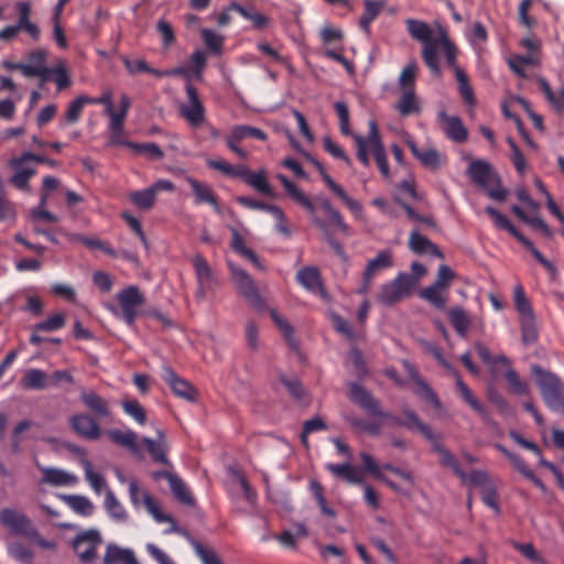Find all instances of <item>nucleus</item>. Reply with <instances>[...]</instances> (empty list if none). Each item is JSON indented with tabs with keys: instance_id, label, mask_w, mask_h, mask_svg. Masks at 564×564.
I'll list each match as a JSON object with an SVG mask.
<instances>
[{
	"instance_id": "1",
	"label": "nucleus",
	"mask_w": 564,
	"mask_h": 564,
	"mask_svg": "<svg viewBox=\"0 0 564 564\" xmlns=\"http://www.w3.org/2000/svg\"><path fill=\"white\" fill-rule=\"evenodd\" d=\"M356 144V156L364 166L370 165L369 151L372 153L376 164L384 178H389L390 169L387 159V152L383 147L381 135L375 120L369 121V131L367 137L360 134L354 135Z\"/></svg>"
},
{
	"instance_id": "2",
	"label": "nucleus",
	"mask_w": 564,
	"mask_h": 564,
	"mask_svg": "<svg viewBox=\"0 0 564 564\" xmlns=\"http://www.w3.org/2000/svg\"><path fill=\"white\" fill-rule=\"evenodd\" d=\"M531 373L535 377V383L546 408L554 413L564 414V382L562 379L539 365L531 366Z\"/></svg>"
},
{
	"instance_id": "3",
	"label": "nucleus",
	"mask_w": 564,
	"mask_h": 564,
	"mask_svg": "<svg viewBox=\"0 0 564 564\" xmlns=\"http://www.w3.org/2000/svg\"><path fill=\"white\" fill-rule=\"evenodd\" d=\"M0 523L7 528L11 534L23 536L43 550H54L56 547L55 542L42 538L31 519L17 509L3 508L0 511Z\"/></svg>"
},
{
	"instance_id": "4",
	"label": "nucleus",
	"mask_w": 564,
	"mask_h": 564,
	"mask_svg": "<svg viewBox=\"0 0 564 564\" xmlns=\"http://www.w3.org/2000/svg\"><path fill=\"white\" fill-rule=\"evenodd\" d=\"M513 305L519 317L522 343L525 346L535 344L539 339L536 316L522 285L514 288Z\"/></svg>"
},
{
	"instance_id": "5",
	"label": "nucleus",
	"mask_w": 564,
	"mask_h": 564,
	"mask_svg": "<svg viewBox=\"0 0 564 564\" xmlns=\"http://www.w3.org/2000/svg\"><path fill=\"white\" fill-rule=\"evenodd\" d=\"M485 213L494 220V225L498 229H505L511 236H513L533 257L534 259L547 271L551 280H554L557 275V268L555 264L547 260L533 245L531 240H529L525 236H523L513 225L512 223L498 209L492 206H487L485 208Z\"/></svg>"
},
{
	"instance_id": "6",
	"label": "nucleus",
	"mask_w": 564,
	"mask_h": 564,
	"mask_svg": "<svg viewBox=\"0 0 564 564\" xmlns=\"http://www.w3.org/2000/svg\"><path fill=\"white\" fill-rule=\"evenodd\" d=\"M467 174L474 184L486 189L490 198L498 202H503L507 198L508 192L500 186L499 180L488 162L473 160L467 167Z\"/></svg>"
},
{
	"instance_id": "7",
	"label": "nucleus",
	"mask_w": 564,
	"mask_h": 564,
	"mask_svg": "<svg viewBox=\"0 0 564 564\" xmlns=\"http://www.w3.org/2000/svg\"><path fill=\"white\" fill-rule=\"evenodd\" d=\"M442 50L445 55V59L447 65L454 69L456 74L457 69H462L456 62L457 57V48L454 43L448 39L444 31H441L440 35L436 37V42L427 45L426 47H422V58L425 65L429 67L432 74L440 75L441 66L438 58V51Z\"/></svg>"
},
{
	"instance_id": "8",
	"label": "nucleus",
	"mask_w": 564,
	"mask_h": 564,
	"mask_svg": "<svg viewBox=\"0 0 564 564\" xmlns=\"http://www.w3.org/2000/svg\"><path fill=\"white\" fill-rule=\"evenodd\" d=\"M116 300L119 308L111 304L107 305V308L129 327H132L138 317L139 308L145 302L143 294L137 285H129L117 293Z\"/></svg>"
},
{
	"instance_id": "9",
	"label": "nucleus",
	"mask_w": 564,
	"mask_h": 564,
	"mask_svg": "<svg viewBox=\"0 0 564 564\" xmlns=\"http://www.w3.org/2000/svg\"><path fill=\"white\" fill-rule=\"evenodd\" d=\"M415 286V278H412L410 273L400 272L393 280L381 285L377 301L384 306H393L411 296Z\"/></svg>"
},
{
	"instance_id": "10",
	"label": "nucleus",
	"mask_w": 564,
	"mask_h": 564,
	"mask_svg": "<svg viewBox=\"0 0 564 564\" xmlns=\"http://www.w3.org/2000/svg\"><path fill=\"white\" fill-rule=\"evenodd\" d=\"M349 399L370 415L388 420L391 424L401 426L402 419L383 411L380 406V402L361 384L357 382L349 384Z\"/></svg>"
},
{
	"instance_id": "11",
	"label": "nucleus",
	"mask_w": 564,
	"mask_h": 564,
	"mask_svg": "<svg viewBox=\"0 0 564 564\" xmlns=\"http://www.w3.org/2000/svg\"><path fill=\"white\" fill-rule=\"evenodd\" d=\"M349 399L370 415L388 420L391 424L401 426L402 419L383 411L380 406V402L361 384L357 382L349 384Z\"/></svg>"
},
{
	"instance_id": "12",
	"label": "nucleus",
	"mask_w": 564,
	"mask_h": 564,
	"mask_svg": "<svg viewBox=\"0 0 564 564\" xmlns=\"http://www.w3.org/2000/svg\"><path fill=\"white\" fill-rule=\"evenodd\" d=\"M192 264L197 282L195 297L197 301H204L208 294L215 293L218 286V279L202 254H196L192 259Z\"/></svg>"
},
{
	"instance_id": "13",
	"label": "nucleus",
	"mask_w": 564,
	"mask_h": 564,
	"mask_svg": "<svg viewBox=\"0 0 564 564\" xmlns=\"http://www.w3.org/2000/svg\"><path fill=\"white\" fill-rule=\"evenodd\" d=\"M232 279L235 281V284L239 291V293L248 301L250 305H252L257 310H263L264 307V300L260 295L254 281L252 278L248 274L247 271H245L241 268H238L234 265L232 263L228 262Z\"/></svg>"
},
{
	"instance_id": "14",
	"label": "nucleus",
	"mask_w": 564,
	"mask_h": 564,
	"mask_svg": "<svg viewBox=\"0 0 564 564\" xmlns=\"http://www.w3.org/2000/svg\"><path fill=\"white\" fill-rule=\"evenodd\" d=\"M185 90L188 104L180 107V113L192 127L197 128L205 120V107L198 96L196 87L187 83Z\"/></svg>"
},
{
	"instance_id": "15",
	"label": "nucleus",
	"mask_w": 564,
	"mask_h": 564,
	"mask_svg": "<svg viewBox=\"0 0 564 564\" xmlns=\"http://www.w3.org/2000/svg\"><path fill=\"white\" fill-rule=\"evenodd\" d=\"M100 543V533L97 530H87L76 535L73 547L83 563H90L96 558Z\"/></svg>"
},
{
	"instance_id": "16",
	"label": "nucleus",
	"mask_w": 564,
	"mask_h": 564,
	"mask_svg": "<svg viewBox=\"0 0 564 564\" xmlns=\"http://www.w3.org/2000/svg\"><path fill=\"white\" fill-rule=\"evenodd\" d=\"M29 161L31 160L25 156V152L8 161L9 167L13 171L10 183L20 191L29 189V182L36 174L35 167L26 165Z\"/></svg>"
},
{
	"instance_id": "17",
	"label": "nucleus",
	"mask_w": 564,
	"mask_h": 564,
	"mask_svg": "<svg viewBox=\"0 0 564 564\" xmlns=\"http://www.w3.org/2000/svg\"><path fill=\"white\" fill-rule=\"evenodd\" d=\"M162 379L170 386L173 393L186 401L195 402L197 391L187 380L181 378L171 367L164 366L161 373Z\"/></svg>"
},
{
	"instance_id": "18",
	"label": "nucleus",
	"mask_w": 564,
	"mask_h": 564,
	"mask_svg": "<svg viewBox=\"0 0 564 564\" xmlns=\"http://www.w3.org/2000/svg\"><path fill=\"white\" fill-rule=\"evenodd\" d=\"M72 430L79 436L96 441L101 435V430L95 416L87 413L74 414L69 419Z\"/></svg>"
},
{
	"instance_id": "19",
	"label": "nucleus",
	"mask_w": 564,
	"mask_h": 564,
	"mask_svg": "<svg viewBox=\"0 0 564 564\" xmlns=\"http://www.w3.org/2000/svg\"><path fill=\"white\" fill-rule=\"evenodd\" d=\"M440 365H442L447 370H451L456 376V387L460 393V397L464 399V401L478 414L481 415L482 420L487 424H491V417L486 410V408L480 403V401L473 394L470 389L465 384V382L460 379L459 375L452 368L451 364L443 358L440 361Z\"/></svg>"
},
{
	"instance_id": "20",
	"label": "nucleus",
	"mask_w": 564,
	"mask_h": 564,
	"mask_svg": "<svg viewBox=\"0 0 564 564\" xmlns=\"http://www.w3.org/2000/svg\"><path fill=\"white\" fill-rule=\"evenodd\" d=\"M239 178L243 180L247 185L256 189L258 193L271 198L275 197V193L267 180L265 170L253 172L246 165H242Z\"/></svg>"
},
{
	"instance_id": "21",
	"label": "nucleus",
	"mask_w": 564,
	"mask_h": 564,
	"mask_svg": "<svg viewBox=\"0 0 564 564\" xmlns=\"http://www.w3.org/2000/svg\"><path fill=\"white\" fill-rule=\"evenodd\" d=\"M79 399L87 410L98 419H108L111 414L109 402L93 390H84Z\"/></svg>"
},
{
	"instance_id": "22",
	"label": "nucleus",
	"mask_w": 564,
	"mask_h": 564,
	"mask_svg": "<svg viewBox=\"0 0 564 564\" xmlns=\"http://www.w3.org/2000/svg\"><path fill=\"white\" fill-rule=\"evenodd\" d=\"M440 121L444 124L445 135L456 142L463 143L468 138L467 129L457 116H448L445 111L438 113Z\"/></svg>"
},
{
	"instance_id": "23",
	"label": "nucleus",
	"mask_w": 564,
	"mask_h": 564,
	"mask_svg": "<svg viewBox=\"0 0 564 564\" xmlns=\"http://www.w3.org/2000/svg\"><path fill=\"white\" fill-rule=\"evenodd\" d=\"M14 9L18 13L17 24L23 28V31L33 40L39 41L41 37L40 28L31 21V3L28 1H18L14 4Z\"/></svg>"
},
{
	"instance_id": "24",
	"label": "nucleus",
	"mask_w": 564,
	"mask_h": 564,
	"mask_svg": "<svg viewBox=\"0 0 564 564\" xmlns=\"http://www.w3.org/2000/svg\"><path fill=\"white\" fill-rule=\"evenodd\" d=\"M429 441L432 443L433 451L438 454L441 465L451 468L462 481L467 480V473L462 468L455 456L441 444L440 436L435 434V438Z\"/></svg>"
},
{
	"instance_id": "25",
	"label": "nucleus",
	"mask_w": 564,
	"mask_h": 564,
	"mask_svg": "<svg viewBox=\"0 0 564 564\" xmlns=\"http://www.w3.org/2000/svg\"><path fill=\"white\" fill-rule=\"evenodd\" d=\"M405 26L409 35L413 40L421 42L423 47L436 42V37H433V30L426 22L416 19H406Z\"/></svg>"
},
{
	"instance_id": "26",
	"label": "nucleus",
	"mask_w": 564,
	"mask_h": 564,
	"mask_svg": "<svg viewBox=\"0 0 564 564\" xmlns=\"http://www.w3.org/2000/svg\"><path fill=\"white\" fill-rule=\"evenodd\" d=\"M142 443L145 445V448L153 462L171 466V462L166 456V441L164 437V433L161 430L158 431L156 441L150 437H143Z\"/></svg>"
},
{
	"instance_id": "27",
	"label": "nucleus",
	"mask_w": 564,
	"mask_h": 564,
	"mask_svg": "<svg viewBox=\"0 0 564 564\" xmlns=\"http://www.w3.org/2000/svg\"><path fill=\"white\" fill-rule=\"evenodd\" d=\"M187 183L189 184L194 195H195V204H208L210 205L215 212L219 213L220 207L217 202V197L214 194L210 186L204 184L193 177H187Z\"/></svg>"
},
{
	"instance_id": "28",
	"label": "nucleus",
	"mask_w": 564,
	"mask_h": 564,
	"mask_svg": "<svg viewBox=\"0 0 564 564\" xmlns=\"http://www.w3.org/2000/svg\"><path fill=\"white\" fill-rule=\"evenodd\" d=\"M409 248L416 254H432L443 258V252L429 238L420 235L417 230H413L409 237Z\"/></svg>"
},
{
	"instance_id": "29",
	"label": "nucleus",
	"mask_w": 564,
	"mask_h": 564,
	"mask_svg": "<svg viewBox=\"0 0 564 564\" xmlns=\"http://www.w3.org/2000/svg\"><path fill=\"white\" fill-rule=\"evenodd\" d=\"M402 414L404 416L401 423L402 427H405L409 431H419L427 441L435 438V433L432 431V429L427 424L422 422L419 415L413 410H411L408 406H404L402 409Z\"/></svg>"
},
{
	"instance_id": "30",
	"label": "nucleus",
	"mask_w": 564,
	"mask_h": 564,
	"mask_svg": "<svg viewBox=\"0 0 564 564\" xmlns=\"http://www.w3.org/2000/svg\"><path fill=\"white\" fill-rule=\"evenodd\" d=\"M326 469L335 477L345 479L354 485H364V477L361 470L348 463L344 464H327Z\"/></svg>"
},
{
	"instance_id": "31",
	"label": "nucleus",
	"mask_w": 564,
	"mask_h": 564,
	"mask_svg": "<svg viewBox=\"0 0 564 564\" xmlns=\"http://www.w3.org/2000/svg\"><path fill=\"white\" fill-rule=\"evenodd\" d=\"M446 315L456 334L462 338H466L471 325V319L467 312L460 306H454L446 310Z\"/></svg>"
},
{
	"instance_id": "32",
	"label": "nucleus",
	"mask_w": 564,
	"mask_h": 564,
	"mask_svg": "<svg viewBox=\"0 0 564 564\" xmlns=\"http://www.w3.org/2000/svg\"><path fill=\"white\" fill-rule=\"evenodd\" d=\"M105 564H139L134 553L130 549H122L116 544L107 546L105 556Z\"/></svg>"
},
{
	"instance_id": "33",
	"label": "nucleus",
	"mask_w": 564,
	"mask_h": 564,
	"mask_svg": "<svg viewBox=\"0 0 564 564\" xmlns=\"http://www.w3.org/2000/svg\"><path fill=\"white\" fill-rule=\"evenodd\" d=\"M40 470L43 474L42 481L53 486H66L74 485L77 482V477L65 470L53 468V467H41Z\"/></svg>"
},
{
	"instance_id": "34",
	"label": "nucleus",
	"mask_w": 564,
	"mask_h": 564,
	"mask_svg": "<svg viewBox=\"0 0 564 564\" xmlns=\"http://www.w3.org/2000/svg\"><path fill=\"white\" fill-rule=\"evenodd\" d=\"M21 386L25 390H44L50 387L48 376L41 369L32 368L24 372Z\"/></svg>"
},
{
	"instance_id": "35",
	"label": "nucleus",
	"mask_w": 564,
	"mask_h": 564,
	"mask_svg": "<svg viewBox=\"0 0 564 564\" xmlns=\"http://www.w3.org/2000/svg\"><path fill=\"white\" fill-rule=\"evenodd\" d=\"M228 10L239 13L246 20H249L256 30H263L269 25V18L254 11L252 8H246L238 2H231Z\"/></svg>"
},
{
	"instance_id": "36",
	"label": "nucleus",
	"mask_w": 564,
	"mask_h": 564,
	"mask_svg": "<svg viewBox=\"0 0 564 564\" xmlns=\"http://www.w3.org/2000/svg\"><path fill=\"white\" fill-rule=\"evenodd\" d=\"M296 282L311 292L322 289L321 273L315 267H304L296 273Z\"/></svg>"
},
{
	"instance_id": "37",
	"label": "nucleus",
	"mask_w": 564,
	"mask_h": 564,
	"mask_svg": "<svg viewBox=\"0 0 564 564\" xmlns=\"http://www.w3.org/2000/svg\"><path fill=\"white\" fill-rule=\"evenodd\" d=\"M393 264V256L391 250H381L378 254L368 261L364 273L367 275V279L370 276L373 279L376 274L384 269L391 268Z\"/></svg>"
},
{
	"instance_id": "38",
	"label": "nucleus",
	"mask_w": 564,
	"mask_h": 564,
	"mask_svg": "<svg viewBox=\"0 0 564 564\" xmlns=\"http://www.w3.org/2000/svg\"><path fill=\"white\" fill-rule=\"evenodd\" d=\"M395 109L402 117L420 113L421 105L415 91H401Z\"/></svg>"
},
{
	"instance_id": "39",
	"label": "nucleus",
	"mask_w": 564,
	"mask_h": 564,
	"mask_svg": "<svg viewBox=\"0 0 564 564\" xmlns=\"http://www.w3.org/2000/svg\"><path fill=\"white\" fill-rule=\"evenodd\" d=\"M536 83L545 99L553 106V108L558 112L564 111V86L561 87L557 93H554L544 77L538 76Z\"/></svg>"
},
{
	"instance_id": "40",
	"label": "nucleus",
	"mask_w": 564,
	"mask_h": 564,
	"mask_svg": "<svg viewBox=\"0 0 564 564\" xmlns=\"http://www.w3.org/2000/svg\"><path fill=\"white\" fill-rule=\"evenodd\" d=\"M444 292L445 290L431 284L420 290L419 296L430 303L433 307L444 311L447 304V296Z\"/></svg>"
},
{
	"instance_id": "41",
	"label": "nucleus",
	"mask_w": 564,
	"mask_h": 564,
	"mask_svg": "<svg viewBox=\"0 0 564 564\" xmlns=\"http://www.w3.org/2000/svg\"><path fill=\"white\" fill-rule=\"evenodd\" d=\"M105 508L109 517L116 522L123 523L128 520V513L124 507L120 503L111 490L106 492Z\"/></svg>"
},
{
	"instance_id": "42",
	"label": "nucleus",
	"mask_w": 564,
	"mask_h": 564,
	"mask_svg": "<svg viewBox=\"0 0 564 564\" xmlns=\"http://www.w3.org/2000/svg\"><path fill=\"white\" fill-rule=\"evenodd\" d=\"M383 8V3L373 0H365V10L362 15L359 19L360 29L367 34L370 33V24L376 20V18L380 14Z\"/></svg>"
},
{
	"instance_id": "43",
	"label": "nucleus",
	"mask_w": 564,
	"mask_h": 564,
	"mask_svg": "<svg viewBox=\"0 0 564 564\" xmlns=\"http://www.w3.org/2000/svg\"><path fill=\"white\" fill-rule=\"evenodd\" d=\"M107 436L111 442L115 444L124 446L129 448L132 452H137L138 445H137V434L132 430L128 431H120V430H109L107 431Z\"/></svg>"
},
{
	"instance_id": "44",
	"label": "nucleus",
	"mask_w": 564,
	"mask_h": 564,
	"mask_svg": "<svg viewBox=\"0 0 564 564\" xmlns=\"http://www.w3.org/2000/svg\"><path fill=\"white\" fill-rule=\"evenodd\" d=\"M269 313H270V316H271L272 321L278 326V328L280 329L282 336L286 340L288 345L291 348H296L297 347V343H296V339L294 337V329H293L292 325L286 319H284L276 312V310L270 308Z\"/></svg>"
},
{
	"instance_id": "45",
	"label": "nucleus",
	"mask_w": 564,
	"mask_h": 564,
	"mask_svg": "<svg viewBox=\"0 0 564 564\" xmlns=\"http://www.w3.org/2000/svg\"><path fill=\"white\" fill-rule=\"evenodd\" d=\"M142 501L147 511L154 518L156 522L175 524L173 517L163 513L158 501L148 492H142Z\"/></svg>"
},
{
	"instance_id": "46",
	"label": "nucleus",
	"mask_w": 564,
	"mask_h": 564,
	"mask_svg": "<svg viewBox=\"0 0 564 564\" xmlns=\"http://www.w3.org/2000/svg\"><path fill=\"white\" fill-rule=\"evenodd\" d=\"M229 134L232 135L235 141H242L248 138L257 139L260 141H265L268 139V135L264 131L247 124L235 126Z\"/></svg>"
},
{
	"instance_id": "47",
	"label": "nucleus",
	"mask_w": 564,
	"mask_h": 564,
	"mask_svg": "<svg viewBox=\"0 0 564 564\" xmlns=\"http://www.w3.org/2000/svg\"><path fill=\"white\" fill-rule=\"evenodd\" d=\"M128 149L132 150L135 154L144 155L149 160H162L164 158L162 149L153 142L128 143Z\"/></svg>"
},
{
	"instance_id": "48",
	"label": "nucleus",
	"mask_w": 564,
	"mask_h": 564,
	"mask_svg": "<svg viewBox=\"0 0 564 564\" xmlns=\"http://www.w3.org/2000/svg\"><path fill=\"white\" fill-rule=\"evenodd\" d=\"M412 154L424 166L435 169L440 164V154L435 149L420 150L414 143L409 144Z\"/></svg>"
},
{
	"instance_id": "49",
	"label": "nucleus",
	"mask_w": 564,
	"mask_h": 564,
	"mask_svg": "<svg viewBox=\"0 0 564 564\" xmlns=\"http://www.w3.org/2000/svg\"><path fill=\"white\" fill-rule=\"evenodd\" d=\"M169 485L172 494L180 502L186 506H193L195 503V500L192 497L187 486L177 475L171 477Z\"/></svg>"
},
{
	"instance_id": "50",
	"label": "nucleus",
	"mask_w": 564,
	"mask_h": 564,
	"mask_svg": "<svg viewBox=\"0 0 564 564\" xmlns=\"http://www.w3.org/2000/svg\"><path fill=\"white\" fill-rule=\"evenodd\" d=\"M411 378L416 384L415 393L421 397L423 400L430 402L435 408L440 406V400L436 393L431 389V387L419 376L416 371H412Z\"/></svg>"
},
{
	"instance_id": "51",
	"label": "nucleus",
	"mask_w": 564,
	"mask_h": 564,
	"mask_svg": "<svg viewBox=\"0 0 564 564\" xmlns=\"http://www.w3.org/2000/svg\"><path fill=\"white\" fill-rule=\"evenodd\" d=\"M505 379L508 382L509 389L513 394L517 395H529L530 386L527 381L522 380L519 373L513 369L509 368L505 373Z\"/></svg>"
},
{
	"instance_id": "52",
	"label": "nucleus",
	"mask_w": 564,
	"mask_h": 564,
	"mask_svg": "<svg viewBox=\"0 0 564 564\" xmlns=\"http://www.w3.org/2000/svg\"><path fill=\"white\" fill-rule=\"evenodd\" d=\"M280 181L283 185V187L285 188V191L288 192V194L295 200L299 204H301L304 208H306L308 212H313L314 210V206L312 204V202L310 200L308 197H306L301 191L300 188L295 185V183H293L292 181H290L286 176L284 175H280Z\"/></svg>"
},
{
	"instance_id": "53",
	"label": "nucleus",
	"mask_w": 564,
	"mask_h": 564,
	"mask_svg": "<svg viewBox=\"0 0 564 564\" xmlns=\"http://www.w3.org/2000/svg\"><path fill=\"white\" fill-rule=\"evenodd\" d=\"M129 199L138 208L149 210L154 206L156 196L154 195L153 191L148 187L142 191H134L130 193Z\"/></svg>"
},
{
	"instance_id": "54",
	"label": "nucleus",
	"mask_w": 564,
	"mask_h": 564,
	"mask_svg": "<svg viewBox=\"0 0 564 564\" xmlns=\"http://www.w3.org/2000/svg\"><path fill=\"white\" fill-rule=\"evenodd\" d=\"M455 78L458 84V91L465 104L468 106H475L476 98L471 86L469 85V79L467 74L463 69H457Z\"/></svg>"
},
{
	"instance_id": "55",
	"label": "nucleus",
	"mask_w": 564,
	"mask_h": 564,
	"mask_svg": "<svg viewBox=\"0 0 564 564\" xmlns=\"http://www.w3.org/2000/svg\"><path fill=\"white\" fill-rule=\"evenodd\" d=\"M65 500L73 511L79 516L89 517L94 512V505L87 497L67 496Z\"/></svg>"
},
{
	"instance_id": "56",
	"label": "nucleus",
	"mask_w": 564,
	"mask_h": 564,
	"mask_svg": "<svg viewBox=\"0 0 564 564\" xmlns=\"http://www.w3.org/2000/svg\"><path fill=\"white\" fill-rule=\"evenodd\" d=\"M510 69L519 77L527 78L525 65H538V59L532 55H516L508 61Z\"/></svg>"
},
{
	"instance_id": "57",
	"label": "nucleus",
	"mask_w": 564,
	"mask_h": 564,
	"mask_svg": "<svg viewBox=\"0 0 564 564\" xmlns=\"http://www.w3.org/2000/svg\"><path fill=\"white\" fill-rule=\"evenodd\" d=\"M89 105L86 95L76 97L67 107L65 111V121L67 123H76L82 116L84 107Z\"/></svg>"
},
{
	"instance_id": "58",
	"label": "nucleus",
	"mask_w": 564,
	"mask_h": 564,
	"mask_svg": "<svg viewBox=\"0 0 564 564\" xmlns=\"http://www.w3.org/2000/svg\"><path fill=\"white\" fill-rule=\"evenodd\" d=\"M236 202L246 207V208H249V209H257V210H263V212H267L269 214H280V207L275 206V205H272V204H268V203H264V202H261V200H257L252 197H248V196H237L236 197Z\"/></svg>"
},
{
	"instance_id": "59",
	"label": "nucleus",
	"mask_w": 564,
	"mask_h": 564,
	"mask_svg": "<svg viewBox=\"0 0 564 564\" xmlns=\"http://www.w3.org/2000/svg\"><path fill=\"white\" fill-rule=\"evenodd\" d=\"M80 464L85 470V477L88 480L89 485L91 486L93 490L99 495L102 488L106 486L104 477L100 474L93 470L91 463L88 459L83 458L80 460Z\"/></svg>"
},
{
	"instance_id": "60",
	"label": "nucleus",
	"mask_w": 564,
	"mask_h": 564,
	"mask_svg": "<svg viewBox=\"0 0 564 564\" xmlns=\"http://www.w3.org/2000/svg\"><path fill=\"white\" fill-rule=\"evenodd\" d=\"M416 65L411 63L406 65L399 77V88L401 91H415Z\"/></svg>"
},
{
	"instance_id": "61",
	"label": "nucleus",
	"mask_w": 564,
	"mask_h": 564,
	"mask_svg": "<svg viewBox=\"0 0 564 564\" xmlns=\"http://www.w3.org/2000/svg\"><path fill=\"white\" fill-rule=\"evenodd\" d=\"M8 552L12 558L22 564H32L33 552L22 543L14 542L8 545Z\"/></svg>"
},
{
	"instance_id": "62",
	"label": "nucleus",
	"mask_w": 564,
	"mask_h": 564,
	"mask_svg": "<svg viewBox=\"0 0 564 564\" xmlns=\"http://www.w3.org/2000/svg\"><path fill=\"white\" fill-rule=\"evenodd\" d=\"M206 164L212 170L219 171L220 173H223L226 176L237 177V178H239L240 171L242 167V164L231 165V164L227 163L225 160H214V159H208L206 161Z\"/></svg>"
},
{
	"instance_id": "63",
	"label": "nucleus",
	"mask_w": 564,
	"mask_h": 564,
	"mask_svg": "<svg viewBox=\"0 0 564 564\" xmlns=\"http://www.w3.org/2000/svg\"><path fill=\"white\" fill-rule=\"evenodd\" d=\"M334 109L338 116L340 133L343 135H351L354 138L355 134L350 130L349 109L346 102L336 101L334 104Z\"/></svg>"
},
{
	"instance_id": "64",
	"label": "nucleus",
	"mask_w": 564,
	"mask_h": 564,
	"mask_svg": "<svg viewBox=\"0 0 564 564\" xmlns=\"http://www.w3.org/2000/svg\"><path fill=\"white\" fill-rule=\"evenodd\" d=\"M122 409L126 414L131 416L137 423L144 425L147 415L144 409L137 400H127L122 402Z\"/></svg>"
}]
</instances>
